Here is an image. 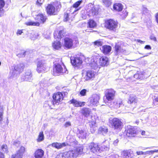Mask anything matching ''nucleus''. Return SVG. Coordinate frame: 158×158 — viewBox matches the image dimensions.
<instances>
[{
    "mask_svg": "<svg viewBox=\"0 0 158 158\" xmlns=\"http://www.w3.org/2000/svg\"><path fill=\"white\" fill-rule=\"evenodd\" d=\"M61 7V5L59 2H55L53 5L49 4L46 8L47 13L49 15H56L57 12L59 11Z\"/></svg>",
    "mask_w": 158,
    "mask_h": 158,
    "instance_id": "obj_1",
    "label": "nucleus"
},
{
    "mask_svg": "<svg viewBox=\"0 0 158 158\" xmlns=\"http://www.w3.org/2000/svg\"><path fill=\"white\" fill-rule=\"evenodd\" d=\"M109 120L110 126L114 130L117 131L121 130L123 123L120 119L115 118H110Z\"/></svg>",
    "mask_w": 158,
    "mask_h": 158,
    "instance_id": "obj_2",
    "label": "nucleus"
},
{
    "mask_svg": "<svg viewBox=\"0 0 158 158\" xmlns=\"http://www.w3.org/2000/svg\"><path fill=\"white\" fill-rule=\"evenodd\" d=\"M24 67V65L23 63H20L15 65L14 69L10 73V74L11 75L10 77H14L17 76L23 71Z\"/></svg>",
    "mask_w": 158,
    "mask_h": 158,
    "instance_id": "obj_3",
    "label": "nucleus"
},
{
    "mask_svg": "<svg viewBox=\"0 0 158 158\" xmlns=\"http://www.w3.org/2000/svg\"><path fill=\"white\" fill-rule=\"evenodd\" d=\"M105 27L110 30L115 32L118 27V22L112 19L107 20L105 22Z\"/></svg>",
    "mask_w": 158,
    "mask_h": 158,
    "instance_id": "obj_4",
    "label": "nucleus"
},
{
    "mask_svg": "<svg viewBox=\"0 0 158 158\" xmlns=\"http://www.w3.org/2000/svg\"><path fill=\"white\" fill-rule=\"evenodd\" d=\"M48 67L46 62L44 59L40 60L37 63V71L38 73L44 72Z\"/></svg>",
    "mask_w": 158,
    "mask_h": 158,
    "instance_id": "obj_5",
    "label": "nucleus"
},
{
    "mask_svg": "<svg viewBox=\"0 0 158 158\" xmlns=\"http://www.w3.org/2000/svg\"><path fill=\"white\" fill-rule=\"evenodd\" d=\"M96 73L94 70H88L87 71H83L82 74L85 80L88 81L93 79Z\"/></svg>",
    "mask_w": 158,
    "mask_h": 158,
    "instance_id": "obj_6",
    "label": "nucleus"
},
{
    "mask_svg": "<svg viewBox=\"0 0 158 158\" xmlns=\"http://www.w3.org/2000/svg\"><path fill=\"white\" fill-rule=\"evenodd\" d=\"M99 99V96L98 95L94 94L92 95L89 99L88 103L89 106L96 105Z\"/></svg>",
    "mask_w": 158,
    "mask_h": 158,
    "instance_id": "obj_7",
    "label": "nucleus"
},
{
    "mask_svg": "<svg viewBox=\"0 0 158 158\" xmlns=\"http://www.w3.org/2000/svg\"><path fill=\"white\" fill-rule=\"evenodd\" d=\"M71 62L73 66L75 67L80 68L81 66L82 60L79 57H71Z\"/></svg>",
    "mask_w": 158,
    "mask_h": 158,
    "instance_id": "obj_8",
    "label": "nucleus"
},
{
    "mask_svg": "<svg viewBox=\"0 0 158 158\" xmlns=\"http://www.w3.org/2000/svg\"><path fill=\"white\" fill-rule=\"evenodd\" d=\"M123 46L121 43L118 42L116 43L114 47V53L115 55H120V53L124 52L125 50L123 49Z\"/></svg>",
    "mask_w": 158,
    "mask_h": 158,
    "instance_id": "obj_9",
    "label": "nucleus"
},
{
    "mask_svg": "<svg viewBox=\"0 0 158 158\" xmlns=\"http://www.w3.org/2000/svg\"><path fill=\"white\" fill-rule=\"evenodd\" d=\"M87 8L89 16H94L98 14V10L96 8L94 7L93 5L91 3H89L87 6Z\"/></svg>",
    "mask_w": 158,
    "mask_h": 158,
    "instance_id": "obj_10",
    "label": "nucleus"
},
{
    "mask_svg": "<svg viewBox=\"0 0 158 158\" xmlns=\"http://www.w3.org/2000/svg\"><path fill=\"white\" fill-rule=\"evenodd\" d=\"M115 91L112 89H107L105 91V96L106 99L111 102L114 97Z\"/></svg>",
    "mask_w": 158,
    "mask_h": 158,
    "instance_id": "obj_11",
    "label": "nucleus"
},
{
    "mask_svg": "<svg viewBox=\"0 0 158 158\" xmlns=\"http://www.w3.org/2000/svg\"><path fill=\"white\" fill-rule=\"evenodd\" d=\"M73 40L70 38L65 37L64 40V46L66 49H70L72 48L73 45Z\"/></svg>",
    "mask_w": 158,
    "mask_h": 158,
    "instance_id": "obj_12",
    "label": "nucleus"
},
{
    "mask_svg": "<svg viewBox=\"0 0 158 158\" xmlns=\"http://www.w3.org/2000/svg\"><path fill=\"white\" fill-rule=\"evenodd\" d=\"M108 105L111 108L118 109L120 106H123V103L122 99H119L114 102H108Z\"/></svg>",
    "mask_w": 158,
    "mask_h": 158,
    "instance_id": "obj_13",
    "label": "nucleus"
},
{
    "mask_svg": "<svg viewBox=\"0 0 158 158\" xmlns=\"http://www.w3.org/2000/svg\"><path fill=\"white\" fill-rule=\"evenodd\" d=\"M126 135L129 137L135 136L137 133V129L136 128L129 126H128L126 130Z\"/></svg>",
    "mask_w": 158,
    "mask_h": 158,
    "instance_id": "obj_14",
    "label": "nucleus"
},
{
    "mask_svg": "<svg viewBox=\"0 0 158 158\" xmlns=\"http://www.w3.org/2000/svg\"><path fill=\"white\" fill-rule=\"evenodd\" d=\"M53 104L55 105L57 103H59L63 99V95L61 93L58 92L54 94L53 96Z\"/></svg>",
    "mask_w": 158,
    "mask_h": 158,
    "instance_id": "obj_15",
    "label": "nucleus"
},
{
    "mask_svg": "<svg viewBox=\"0 0 158 158\" xmlns=\"http://www.w3.org/2000/svg\"><path fill=\"white\" fill-rule=\"evenodd\" d=\"M89 148L91 151L94 153L100 151V149L99 145L97 144L94 143H92L90 144L89 146Z\"/></svg>",
    "mask_w": 158,
    "mask_h": 158,
    "instance_id": "obj_16",
    "label": "nucleus"
},
{
    "mask_svg": "<svg viewBox=\"0 0 158 158\" xmlns=\"http://www.w3.org/2000/svg\"><path fill=\"white\" fill-rule=\"evenodd\" d=\"M22 80L23 81H31L32 80V74L30 70H27L25 73V76L21 77Z\"/></svg>",
    "mask_w": 158,
    "mask_h": 158,
    "instance_id": "obj_17",
    "label": "nucleus"
},
{
    "mask_svg": "<svg viewBox=\"0 0 158 158\" xmlns=\"http://www.w3.org/2000/svg\"><path fill=\"white\" fill-rule=\"evenodd\" d=\"M121 155L123 158H131L134 156V154L132 150H127L122 152Z\"/></svg>",
    "mask_w": 158,
    "mask_h": 158,
    "instance_id": "obj_18",
    "label": "nucleus"
},
{
    "mask_svg": "<svg viewBox=\"0 0 158 158\" xmlns=\"http://www.w3.org/2000/svg\"><path fill=\"white\" fill-rule=\"evenodd\" d=\"M25 151V148L21 146L20 149L17 152L16 154L12 156V158H22Z\"/></svg>",
    "mask_w": 158,
    "mask_h": 158,
    "instance_id": "obj_19",
    "label": "nucleus"
},
{
    "mask_svg": "<svg viewBox=\"0 0 158 158\" xmlns=\"http://www.w3.org/2000/svg\"><path fill=\"white\" fill-rule=\"evenodd\" d=\"M98 62L100 66H107L109 63L108 58L106 56L101 57L99 59Z\"/></svg>",
    "mask_w": 158,
    "mask_h": 158,
    "instance_id": "obj_20",
    "label": "nucleus"
},
{
    "mask_svg": "<svg viewBox=\"0 0 158 158\" xmlns=\"http://www.w3.org/2000/svg\"><path fill=\"white\" fill-rule=\"evenodd\" d=\"M70 103L76 107H82L85 105V102H79L74 99H72L70 101Z\"/></svg>",
    "mask_w": 158,
    "mask_h": 158,
    "instance_id": "obj_21",
    "label": "nucleus"
},
{
    "mask_svg": "<svg viewBox=\"0 0 158 158\" xmlns=\"http://www.w3.org/2000/svg\"><path fill=\"white\" fill-rule=\"evenodd\" d=\"M100 49L104 54H107L111 51L112 48L110 46L105 45L102 46Z\"/></svg>",
    "mask_w": 158,
    "mask_h": 158,
    "instance_id": "obj_22",
    "label": "nucleus"
},
{
    "mask_svg": "<svg viewBox=\"0 0 158 158\" xmlns=\"http://www.w3.org/2000/svg\"><path fill=\"white\" fill-rule=\"evenodd\" d=\"M89 65L91 68L94 69H98L100 68L98 62L97 61H95L94 59L91 60V62Z\"/></svg>",
    "mask_w": 158,
    "mask_h": 158,
    "instance_id": "obj_23",
    "label": "nucleus"
},
{
    "mask_svg": "<svg viewBox=\"0 0 158 158\" xmlns=\"http://www.w3.org/2000/svg\"><path fill=\"white\" fill-rule=\"evenodd\" d=\"M87 134V132L85 131L78 129L77 131V135L79 138L82 139L85 138Z\"/></svg>",
    "mask_w": 158,
    "mask_h": 158,
    "instance_id": "obj_24",
    "label": "nucleus"
},
{
    "mask_svg": "<svg viewBox=\"0 0 158 158\" xmlns=\"http://www.w3.org/2000/svg\"><path fill=\"white\" fill-rule=\"evenodd\" d=\"M138 101L137 98L135 95L134 94H130L127 103L128 104H131L132 103L135 104Z\"/></svg>",
    "mask_w": 158,
    "mask_h": 158,
    "instance_id": "obj_25",
    "label": "nucleus"
},
{
    "mask_svg": "<svg viewBox=\"0 0 158 158\" xmlns=\"http://www.w3.org/2000/svg\"><path fill=\"white\" fill-rule=\"evenodd\" d=\"M53 71L58 73H63V68L61 65L59 64H55Z\"/></svg>",
    "mask_w": 158,
    "mask_h": 158,
    "instance_id": "obj_26",
    "label": "nucleus"
},
{
    "mask_svg": "<svg viewBox=\"0 0 158 158\" xmlns=\"http://www.w3.org/2000/svg\"><path fill=\"white\" fill-rule=\"evenodd\" d=\"M66 144L65 143H54L51 144H49V146H51L52 147L55 148L57 149H60L63 147L66 146Z\"/></svg>",
    "mask_w": 158,
    "mask_h": 158,
    "instance_id": "obj_27",
    "label": "nucleus"
},
{
    "mask_svg": "<svg viewBox=\"0 0 158 158\" xmlns=\"http://www.w3.org/2000/svg\"><path fill=\"white\" fill-rule=\"evenodd\" d=\"M36 19L41 23H44L47 19V18L46 16L42 14H40L37 16Z\"/></svg>",
    "mask_w": 158,
    "mask_h": 158,
    "instance_id": "obj_28",
    "label": "nucleus"
},
{
    "mask_svg": "<svg viewBox=\"0 0 158 158\" xmlns=\"http://www.w3.org/2000/svg\"><path fill=\"white\" fill-rule=\"evenodd\" d=\"M44 154V151L41 149H38L35 152V158H42Z\"/></svg>",
    "mask_w": 158,
    "mask_h": 158,
    "instance_id": "obj_29",
    "label": "nucleus"
},
{
    "mask_svg": "<svg viewBox=\"0 0 158 158\" xmlns=\"http://www.w3.org/2000/svg\"><path fill=\"white\" fill-rule=\"evenodd\" d=\"M81 113L86 117H88L91 112L90 110L87 108H82L81 110Z\"/></svg>",
    "mask_w": 158,
    "mask_h": 158,
    "instance_id": "obj_30",
    "label": "nucleus"
},
{
    "mask_svg": "<svg viewBox=\"0 0 158 158\" xmlns=\"http://www.w3.org/2000/svg\"><path fill=\"white\" fill-rule=\"evenodd\" d=\"M113 8L116 11H120L123 10V6L121 3H116L114 5Z\"/></svg>",
    "mask_w": 158,
    "mask_h": 158,
    "instance_id": "obj_31",
    "label": "nucleus"
},
{
    "mask_svg": "<svg viewBox=\"0 0 158 158\" xmlns=\"http://www.w3.org/2000/svg\"><path fill=\"white\" fill-rule=\"evenodd\" d=\"M99 133H102V134H106L108 131L107 127L105 126L100 127L98 130Z\"/></svg>",
    "mask_w": 158,
    "mask_h": 158,
    "instance_id": "obj_32",
    "label": "nucleus"
},
{
    "mask_svg": "<svg viewBox=\"0 0 158 158\" xmlns=\"http://www.w3.org/2000/svg\"><path fill=\"white\" fill-rule=\"evenodd\" d=\"M63 155L65 158H72L73 157V154L71 151L65 152L63 153Z\"/></svg>",
    "mask_w": 158,
    "mask_h": 158,
    "instance_id": "obj_33",
    "label": "nucleus"
},
{
    "mask_svg": "<svg viewBox=\"0 0 158 158\" xmlns=\"http://www.w3.org/2000/svg\"><path fill=\"white\" fill-rule=\"evenodd\" d=\"M53 48L56 50H58L60 49L61 47L60 43L58 41L54 42L52 44Z\"/></svg>",
    "mask_w": 158,
    "mask_h": 158,
    "instance_id": "obj_34",
    "label": "nucleus"
},
{
    "mask_svg": "<svg viewBox=\"0 0 158 158\" xmlns=\"http://www.w3.org/2000/svg\"><path fill=\"white\" fill-rule=\"evenodd\" d=\"M88 24L90 28H93L96 26V23L92 19L89 20L88 22Z\"/></svg>",
    "mask_w": 158,
    "mask_h": 158,
    "instance_id": "obj_35",
    "label": "nucleus"
},
{
    "mask_svg": "<svg viewBox=\"0 0 158 158\" xmlns=\"http://www.w3.org/2000/svg\"><path fill=\"white\" fill-rule=\"evenodd\" d=\"M25 24L28 26H39L40 23L38 22H34L32 21L27 22L25 23Z\"/></svg>",
    "mask_w": 158,
    "mask_h": 158,
    "instance_id": "obj_36",
    "label": "nucleus"
},
{
    "mask_svg": "<svg viewBox=\"0 0 158 158\" xmlns=\"http://www.w3.org/2000/svg\"><path fill=\"white\" fill-rule=\"evenodd\" d=\"M44 139V136L43 132H41L40 133L38 136V138L37 139L38 142H40L43 141Z\"/></svg>",
    "mask_w": 158,
    "mask_h": 158,
    "instance_id": "obj_37",
    "label": "nucleus"
},
{
    "mask_svg": "<svg viewBox=\"0 0 158 158\" xmlns=\"http://www.w3.org/2000/svg\"><path fill=\"white\" fill-rule=\"evenodd\" d=\"M143 14L147 15L148 17L151 16L150 11L146 8H143Z\"/></svg>",
    "mask_w": 158,
    "mask_h": 158,
    "instance_id": "obj_38",
    "label": "nucleus"
},
{
    "mask_svg": "<svg viewBox=\"0 0 158 158\" xmlns=\"http://www.w3.org/2000/svg\"><path fill=\"white\" fill-rule=\"evenodd\" d=\"M65 34V31L64 30H61L59 31L58 33V35L57 36L58 39H60L62 37V36H64Z\"/></svg>",
    "mask_w": 158,
    "mask_h": 158,
    "instance_id": "obj_39",
    "label": "nucleus"
},
{
    "mask_svg": "<svg viewBox=\"0 0 158 158\" xmlns=\"http://www.w3.org/2000/svg\"><path fill=\"white\" fill-rule=\"evenodd\" d=\"M82 2V0H80L77 2L73 4V7L75 8H77L81 3Z\"/></svg>",
    "mask_w": 158,
    "mask_h": 158,
    "instance_id": "obj_40",
    "label": "nucleus"
},
{
    "mask_svg": "<svg viewBox=\"0 0 158 158\" xmlns=\"http://www.w3.org/2000/svg\"><path fill=\"white\" fill-rule=\"evenodd\" d=\"M103 42L101 41L98 40L94 42V44L96 46H101L102 45Z\"/></svg>",
    "mask_w": 158,
    "mask_h": 158,
    "instance_id": "obj_41",
    "label": "nucleus"
},
{
    "mask_svg": "<svg viewBox=\"0 0 158 158\" xmlns=\"http://www.w3.org/2000/svg\"><path fill=\"white\" fill-rule=\"evenodd\" d=\"M104 4L107 7L109 6L110 5L111 2L110 0H102Z\"/></svg>",
    "mask_w": 158,
    "mask_h": 158,
    "instance_id": "obj_42",
    "label": "nucleus"
},
{
    "mask_svg": "<svg viewBox=\"0 0 158 158\" xmlns=\"http://www.w3.org/2000/svg\"><path fill=\"white\" fill-rule=\"evenodd\" d=\"M71 152L73 153V157H77L79 154L78 151H77V150L76 148L74 150H71Z\"/></svg>",
    "mask_w": 158,
    "mask_h": 158,
    "instance_id": "obj_43",
    "label": "nucleus"
},
{
    "mask_svg": "<svg viewBox=\"0 0 158 158\" xmlns=\"http://www.w3.org/2000/svg\"><path fill=\"white\" fill-rule=\"evenodd\" d=\"M1 149L3 152H7V147L6 145H3L1 147Z\"/></svg>",
    "mask_w": 158,
    "mask_h": 158,
    "instance_id": "obj_44",
    "label": "nucleus"
},
{
    "mask_svg": "<svg viewBox=\"0 0 158 158\" xmlns=\"http://www.w3.org/2000/svg\"><path fill=\"white\" fill-rule=\"evenodd\" d=\"M158 152V150H151L149 151H147L146 152H144V155H146L147 154H151L153 153L154 152Z\"/></svg>",
    "mask_w": 158,
    "mask_h": 158,
    "instance_id": "obj_45",
    "label": "nucleus"
},
{
    "mask_svg": "<svg viewBox=\"0 0 158 158\" xmlns=\"http://www.w3.org/2000/svg\"><path fill=\"white\" fill-rule=\"evenodd\" d=\"M87 90L85 89H82L80 92V94L81 96H85L86 95V93Z\"/></svg>",
    "mask_w": 158,
    "mask_h": 158,
    "instance_id": "obj_46",
    "label": "nucleus"
},
{
    "mask_svg": "<svg viewBox=\"0 0 158 158\" xmlns=\"http://www.w3.org/2000/svg\"><path fill=\"white\" fill-rule=\"evenodd\" d=\"M79 154H81L82 152L83 149L82 147H77L76 148Z\"/></svg>",
    "mask_w": 158,
    "mask_h": 158,
    "instance_id": "obj_47",
    "label": "nucleus"
},
{
    "mask_svg": "<svg viewBox=\"0 0 158 158\" xmlns=\"http://www.w3.org/2000/svg\"><path fill=\"white\" fill-rule=\"evenodd\" d=\"M110 156L111 158H123L122 156H120L118 155L115 154H111Z\"/></svg>",
    "mask_w": 158,
    "mask_h": 158,
    "instance_id": "obj_48",
    "label": "nucleus"
},
{
    "mask_svg": "<svg viewBox=\"0 0 158 158\" xmlns=\"http://www.w3.org/2000/svg\"><path fill=\"white\" fill-rule=\"evenodd\" d=\"M96 130L97 128L95 126H92L90 127V131L92 133H94Z\"/></svg>",
    "mask_w": 158,
    "mask_h": 158,
    "instance_id": "obj_49",
    "label": "nucleus"
},
{
    "mask_svg": "<svg viewBox=\"0 0 158 158\" xmlns=\"http://www.w3.org/2000/svg\"><path fill=\"white\" fill-rule=\"evenodd\" d=\"M26 52H25L23 53H19L17 55V56L19 57H24L26 55Z\"/></svg>",
    "mask_w": 158,
    "mask_h": 158,
    "instance_id": "obj_50",
    "label": "nucleus"
},
{
    "mask_svg": "<svg viewBox=\"0 0 158 158\" xmlns=\"http://www.w3.org/2000/svg\"><path fill=\"white\" fill-rule=\"evenodd\" d=\"M4 5V1L3 0H0V8H2Z\"/></svg>",
    "mask_w": 158,
    "mask_h": 158,
    "instance_id": "obj_51",
    "label": "nucleus"
},
{
    "mask_svg": "<svg viewBox=\"0 0 158 158\" xmlns=\"http://www.w3.org/2000/svg\"><path fill=\"white\" fill-rule=\"evenodd\" d=\"M44 0H37L36 2V4L39 6H40L42 4Z\"/></svg>",
    "mask_w": 158,
    "mask_h": 158,
    "instance_id": "obj_52",
    "label": "nucleus"
},
{
    "mask_svg": "<svg viewBox=\"0 0 158 158\" xmlns=\"http://www.w3.org/2000/svg\"><path fill=\"white\" fill-rule=\"evenodd\" d=\"M56 158H65L63 155V153H61L57 155Z\"/></svg>",
    "mask_w": 158,
    "mask_h": 158,
    "instance_id": "obj_53",
    "label": "nucleus"
},
{
    "mask_svg": "<svg viewBox=\"0 0 158 158\" xmlns=\"http://www.w3.org/2000/svg\"><path fill=\"white\" fill-rule=\"evenodd\" d=\"M150 38L151 40H153L154 41L156 42L157 41L156 38L153 35H151L150 36Z\"/></svg>",
    "mask_w": 158,
    "mask_h": 158,
    "instance_id": "obj_54",
    "label": "nucleus"
},
{
    "mask_svg": "<svg viewBox=\"0 0 158 158\" xmlns=\"http://www.w3.org/2000/svg\"><path fill=\"white\" fill-rule=\"evenodd\" d=\"M69 15L68 14H65L64 15L65 21H67L69 20Z\"/></svg>",
    "mask_w": 158,
    "mask_h": 158,
    "instance_id": "obj_55",
    "label": "nucleus"
},
{
    "mask_svg": "<svg viewBox=\"0 0 158 158\" xmlns=\"http://www.w3.org/2000/svg\"><path fill=\"white\" fill-rule=\"evenodd\" d=\"M153 103L155 105L158 104V96L153 100Z\"/></svg>",
    "mask_w": 158,
    "mask_h": 158,
    "instance_id": "obj_56",
    "label": "nucleus"
},
{
    "mask_svg": "<svg viewBox=\"0 0 158 158\" xmlns=\"http://www.w3.org/2000/svg\"><path fill=\"white\" fill-rule=\"evenodd\" d=\"M3 114V111L2 110H0V121H1L2 119Z\"/></svg>",
    "mask_w": 158,
    "mask_h": 158,
    "instance_id": "obj_57",
    "label": "nucleus"
},
{
    "mask_svg": "<svg viewBox=\"0 0 158 158\" xmlns=\"http://www.w3.org/2000/svg\"><path fill=\"white\" fill-rule=\"evenodd\" d=\"M144 49H148V50H151L152 49V48L151 46L150 45H146L144 48Z\"/></svg>",
    "mask_w": 158,
    "mask_h": 158,
    "instance_id": "obj_58",
    "label": "nucleus"
},
{
    "mask_svg": "<svg viewBox=\"0 0 158 158\" xmlns=\"http://www.w3.org/2000/svg\"><path fill=\"white\" fill-rule=\"evenodd\" d=\"M71 123L70 122H66L65 124V127H66L71 125Z\"/></svg>",
    "mask_w": 158,
    "mask_h": 158,
    "instance_id": "obj_59",
    "label": "nucleus"
},
{
    "mask_svg": "<svg viewBox=\"0 0 158 158\" xmlns=\"http://www.w3.org/2000/svg\"><path fill=\"white\" fill-rule=\"evenodd\" d=\"M137 153L138 155H144V152H143L141 151H139L137 152Z\"/></svg>",
    "mask_w": 158,
    "mask_h": 158,
    "instance_id": "obj_60",
    "label": "nucleus"
},
{
    "mask_svg": "<svg viewBox=\"0 0 158 158\" xmlns=\"http://www.w3.org/2000/svg\"><path fill=\"white\" fill-rule=\"evenodd\" d=\"M128 15L127 12L125 11L124 13L122 14V17L125 18Z\"/></svg>",
    "mask_w": 158,
    "mask_h": 158,
    "instance_id": "obj_61",
    "label": "nucleus"
},
{
    "mask_svg": "<svg viewBox=\"0 0 158 158\" xmlns=\"http://www.w3.org/2000/svg\"><path fill=\"white\" fill-rule=\"evenodd\" d=\"M136 41L137 42H138V43H139L142 44H144L145 43V41L141 40H140L139 39L137 40Z\"/></svg>",
    "mask_w": 158,
    "mask_h": 158,
    "instance_id": "obj_62",
    "label": "nucleus"
},
{
    "mask_svg": "<svg viewBox=\"0 0 158 158\" xmlns=\"http://www.w3.org/2000/svg\"><path fill=\"white\" fill-rule=\"evenodd\" d=\"M23 33V32L22 30H18L17 32V35H20Z\"/></svg>",
    "mask_w": 158,
    "mask_h": 158,
    "instance_id": "obj_63",
    "label": "nucleus"
},
{
    "mask_svg": "<svg viewBox=\"0 0 158 158\" xmlns=\"http://www.w3.org/2000/svg\"><path fill=\"white\" fill-rule=\"evenodd\" d=\"M155 18L156 22L158 24V12L155 15Z\"/></svg>",
    "mask_w": 158,
    "mask_h": 158,
    "instance_id": "obj_64",
    "label": "nucleus"
}]
</instances>
